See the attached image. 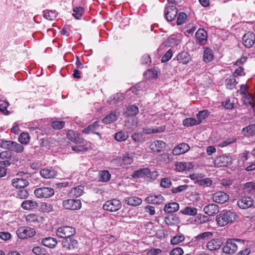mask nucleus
Segmentation results:
<instances>
[{
  "label": "nucleus",
  "mask_w": 255,
  "mask_h": 255,
  "mask_svg": "<svg viewBox=\"0 0 255 255\" xmlns=\"http://www.w3.org/2000/svg\"><path fill=\"white\" fill-rule=\"evenodd\" d=\"M40 174L43 178L48 179L54 178L57 175V172L51 168H44L40 171Z\"/></svg>",
  "instance_id": "obj_24"
},
{
  "label": "nucleus",
  "mask_w": 255,
  "mask_h": 255,
  "mask_svg": "<svg viewBox=\"0 0 255 255\" xmlns=\"http://www.w3.org/2000/svg\"><path fill=\"white\" fill-rule=\"evenodd\" d=\"M242 40L243 44L246 47L251 48L255 42V35L254 33L249 31L243 35Z\"/></svg>",
  "instance_id": "obj_9"
},
{
  "label": "nucleus",
  "mask_w": 255,
  "mask_h": 255,
  "mask_svg": "<svg viewBox=\"0 0 255 255\" xmlns=\"http://www.w3.org/2000/svg\"><path fill=\"white\" fill-rule=\"evenodd\" d=\"M244 191L246 194H253L255 193V183L249 182L244 185Z\"/></svg>",
  "instance_id": "obj_40"
},
{
  "label": "nucleus",
  "mask_w": 255,
  "mask_h": 255,
  "mask_svg": "<svg viewBox=\"0 0 255 255\" xmlns=\"http://www.w3.org/2000/svg\"><path fill=\"white\" fill-rule=\"evenodd\" d=\"M245 135L252 136L255 134V124L250 125L243 129Z\"/></svg>",
  "instance_id": "obj_43"
},
{
  "label": "nucleus",
  "mask_w": 255,
  "mask_h": 255,
  "mask_svg": "<svg viewBox=\"0 0 255 255\" xmlns=\"http://www.w3.org/2000/svg\"><path fill=\"white\" fill-rule=\"evenodd\" d=\"M172 55V50L171 49H169L161 58V62L165 63L168 61L171 58Z\"/></svg>",
  "instance_id": "obj_57"
},
{
  "label": "nucleus",
  "mask_w": 255,
  "mask_h": 255,
  "mask_svg": "<svg viewBox=\"0 0 255 255\" xmlns=\"http://www.w3.org/2000/svg\"><path fill=\"white\" fill-rule=\"evenodd\" d=\"M178 10L174 5H168L165 9V15L167 21H171L176 17Z\"/></svg>",
  "instance_id": "obj_11"
},
{
  "label": "nucleus",
  "mask_w": 255,
  "mask_h": 255,
  "mask_svg": "<svg viewBox=\"0 0 255 255\" xmlns=\"http://www.w3.org/2000/svg\"><path fill=\"white\" fill-rule=\"evenodd\" d=\"M41 243L43 245L49 248H53L56 245L57 242L55 238L47 237L43 239Z\"/></svg>",
  "instance_id": "obj_31"
},
{
  "label": "nucleus",
  "mask_w": 255,
  "mask_h": 255,
  "mask_svg": "<svg viewBox=\"0 0 255 255\" xmlns=\"http://www.w3.org/2000/svg\"><path fill=\"white\" fill-rule=\"evenodd\" d=\"M125 201L127 204L133 206H137L142 203V199L136 196L126 198Z\"/></svg>",
  "instance_id": "obj_25"
},
{
  "label": "nucleus",
  "mask_w": 255,
  "mask_h": 255,
  "mask_svg": "<svg viewBox=\"0 0 255 255\" xmlns=\"http://www.w3.org/2000/svg\"><path fill=\"white\" fill-rule=\"evenodd\" d=\"M185 239V237L182 234L178 235L173 237L170 241L172 245H177L182 242Z\"/></svg>",
  "instance_id": "obj_50"
},
{
  "label": "nucleus",
  "mask_w": 255,
  "mask_h": 255,
  "mask_svg": "<svg viewBox=\"0 0 255 255\" xmlns=\"http://www.w3.org/2000/svg\"><path fill=\"white\" fill-rule=\"evenodd\" d=\"M128 137V133L122 131H119L115 134V138L118 141H125Z\"/></svg>",
  "instance_id": "obj_45"
},
{
  "label": "nucleus",
  "mask_w": 255,
  "mask_h": 255,
  "mask_svg": "<svg viewBox=\"0 0 255 255\" xmlns=\"http://www.w3.org/2000/svg\"><path fill=\"white\" fill-rule=\"evenodd\" d=\"M164 222L168 225L173 226L179 223V219L176 215L172 214L166 217Z\"/></svg>",
  "instance_id": "obj_33"
},
{
  "label": "nucleus",
  "mask_w": 255,
  "mask_h": 255,
  "mask_svg": "<svg viewBox=\"0 0 255 255\" xmlns=\"http://www.w3.org/2000/svg\"><path fill=\"white\" fill-rule=\"evenodd\" d=\"M66 135L67 138L73 142L76 143H83L84 142V139L80 137L78 133L75 131L69 130Z\"/></svg>",
  "instance_id": "obj_13"
},
{
  "label": "nucleus",
  "mask_w": 255,
  "mask_h": 255,
  "mask_svg": "<svg viewBox=\"0 0 255 255\" xmlns=\"http://www.w3.org/2000/svg\"><path fill=\"white\" fill-rule=\"evenodd\" d=\"M75 232L74 228L69 226H63L58 228L56 235L60 238H65L72 237Z\"/></svg>",
  "instance_id": "obj_7"
},
{
  "label": "nucleus",
  "mask_w": 255,
  "mask_h": 255,
  "mask_svg": "<svg viewBox=\"0 0 255 255\" xmlns=\"http://www.w3.org/2000/svg\"><path fill=\"white\" fill-rule=\"evenodd\" d=\"M100 126V122L98 121L95 122L93 124L89 125L87 128L83 129L82 130V132L86 134L94 133L100 136L101 134L99 132H96V131L98 130Z\"/></svg>",
  "instance_id": "obj_20"
},
{
  "label": "nucleus",
  "mask_w": 255,
  "mask_h": 255,
  "mask_svg": "<svg viewBox=\"0 0 255 255\" xmlns=\"http://www.w3.org/2000/svg\"><path fill=\"white\" fill-rule=\"evenodd\" d=\"M232 162V158L226 155L217 157L214 160L215 165L218 167H226L231 164Z\"/></svg>",
  "instance_id": "obj_10"
},
{
  "label": "nucleus",
  "mask_w": 255,
  "mask_h": 255,
  "mask_svg": "<svg viewBox=\"0 0 255 255\" xmlns=\"http://www.w3.org/2000/svg\"><path fill=\"white\" fill-rule=\"evenodd\" d=\"M176 170L177 171L181 172L187 169L186 163L184 162H178L175 163Z\"/></svg>",
  "instance_id": "obj_62"
},
{
  "label": "nucleus",
  "mask_w": 255,
  "mask_h": 255,
  "mask_svg": "<svg viewBox=\"0 0 255 255\" xmlns=\"http://www.w3.org/2000/svg\"><path fill=\"white\" fill-rule=\"evenodd\" d=\"M209 116V113H198L196 118H188L183 121V125L185 127H191L200 124L203 119Z\"/></svg>",
  "instance_id": "obj_3"
},
{
  "label": "nucleus",
  "mask_w": 255,
  "mask_h": 255,
  "mask_svg": "<svg viewBox=\"0 0 255 255\" xmlns=\"http://www.w3.org/2000/svg\"><path fill=\"white\" fill-rule=\"evenodd\" d=\"M13 144V145L11 150L15 151L17 153H21L23 151L24 149L23 145L15 141H14Z\"/></svg>",
  "instance_id": "obj_60"
},
{
  "label": "nucleus",
  "mask_w": 255,
  "mask_h": 255,
  "mask_svg": "<svg viewBox=\"0 0 255 255\" xmlns=\"http://www.w3.org/2000/svg\"><path fill=\"white\" fill-rule=\"evenodd\" d=\"M213 235V233L210 232H205L198 235L197 239L199 241H205L210 239Z\"/></svg>",
  "instance_id": "obj_48"
},
{
  "label": "nucleus",
  "mask_w": 255,
  "mask_h": 255,
  "mask_svg": "<svg viewBox=\"0 0 255 255\" xmlns=\"http://www.w3.org/2000/svg\"><path fill=\"white\" fill-rule=\"evenodd\" d=\"M65 124V122L54 121L51 123V126L55 129H60L64 127Z\"/></svg>",
  "instance_id": "obj_53"
},
{
  "label": "nucleus",
  "mask_w": 255,
  "mask_h": 255,
  "mask_svg": "<svg viewBox=\"0 0 255 255\" xmlns=\"http://www.w3.org/2000/svg\"><path fill=\"white\" fill-rule=\"evenodd\" d=\"M214 58V54L213 53V51L211 49L206 47L204 49V55H203V60L206 62H209L211 61Z\"/></svg>",
  "instance_id": "obj_36"
},
{
  "label": "nucleus",
  "mask_w": 255,
  "mask_h": 255,
  "mask_svg": "<svg viewBox=\"0 0 255 255\" xmlns=\"http://www.w3.org/2000/svg\"><path fill=\"white\" fill-rule=\"evenodd\" d=\"M100 180L102 181L106 182L110 179L111 174L107 170H103L100 172Z\"/></svg>",
  "instance_id": "obj_49"
},
{
  "label": "nucleus",
  "mask_w": 255,
  "mask_h": 255,
  "mask_svg": "<svg viewBox=\"0 0 255 255\" xmlns=\"http://www.w3.org/2000/svg\"><path fill=\"white\" fill-rule=\"evenodd\" d=\"M11 184L15 188L23 189L28 186L29 182L26 179L17 178L12 180Z\"/></svg>",
  "instance_id": "obj_14"
},
{
  "label": "nucleus",
  "mask_w": 255,
  "mask_h": 255,
  "mask_svg": "<svg viewBox=\"0 0 255 255\" xmlns=\"http://www.w3.org/2000/svg\"><path fill=\"white\" fill-rule=\"evenodd\" d=\"M62 206L66 210H79L81 208V202L79 199H67L63 201Z\"/></svg>",
  "instance_id": "obj_6"
},
{
  "label": "nucleus",
  "mask_w": 255,
  "mask_h": 255,
  "mask_svg": "<svg viewBox=\"0 0 255 255\" xmlns=\"http://www.w3.org/2000/svg\"><path fill=\"white\" fill-rule=\"evenodd\" d=\"M13 143V141L2 140L1 143V146L3 148L11 150L13 145L12 143Z\"/></svg>",
  "instance_id": "obj_59"
},
{
  "label": "nucleus",
  "mask_w": 255,
  "mask_h": 255,
  "mask_svg": "<svg viewBox=\"0 0 255 255\" xmlns=\"http://www.w3.org/2000/svg\"><path fill=\"white\" fill-rule=\"evenodd\" d=\"M32 252L36 255H45L46 251L41 247H35L32 249Z\"/></svg>",
  "instance_id": "obj_55"
},
{
  "label": "nucleus",
  "mask_w": 255,
  "mask_h": 255,
  "mask_svg": "<svg viewBox=\"0 0 255 255\" xmlns=\"http://www.w3.org/2000/svg\"><path fill=\"white\" fill-rule=\"evenodd\" d=\"M200 186H210L212 184V180L209 178L199 180L197 181Z\"/></svg>",
  "instance_id": "obj_58"
},
{
  "label": "nucleus",
  "mask_w": 255,
  "mask_h": 255,
  "mask_svg": "<svg viewBox=\"0 0 255 255\" xmlns=\"http://www.w3.org/2000/svg\"><path fill=\"white\" fill-rule=\"evenodd\" d=\"M187 19V15L184 12H180L177 19V24L179 25L184 23Z\"/></svg>",
  "instance_id": "obj_54"
},
{
  "label": "nucleus",
  "mask_w": 255,
  "mask_h": 255,
  "mask_svg": "<svg viewBox=\"0 0 255 255\" xmlns=\"http://www.w3.org/2000/svg\"><path fill=\"white\" fill-rule=\"evenodd\" d=\"M26 220L31 224L38 223L42 221V218L34 214H29L26 216Z\"/></svg>",
  "instance_id": "obj_37"
},
{
  "label": "nucleus",
  "mask_w": 255,
  "mask_h": 255,
  "mask_svg": "<svg viewBox=\"0 0 255 255\" xmlns=\"http://www.w3.org/2000/svg\"><path fill=\"white\" fill-rule=\"evenodd\" d=\"M122 207V204L120 200L113 199L106 201L103 205L104 210L111 212H116Z\"/></svg>",
  "instance_id": "obj_4"
},
{
  "label": "nucleus",
  "mask_w": 255,
  "mask_h": 255,
  "mask_svg": "<svg viewBox=\"0 0 255 255\" xmlns=\"http://www.w3.org/2000/svg\"><path fill=\"white\" fill-rule=\"evenodd\" d=\"M141 90L142 89L140 84H137L135 86L131 87L128 92H131L134 94L137 95Z\"/></svg>",
  "instance_id": "obj_63"
},
{
  "label": "nucleus",
  "mask_w": 255,
  "mask_h": 255,
  "mask_svg": "<svg viewBox=\"0 0 255 255\" xmlns=\"http://www.w3.org/2000/svg\"><path fill=\"white\" fill-rule=\"evenodd\" d=\"M195 36L198 41L202 43L204 41H206L207 38V32L203 28L199 29L196 32Z\"/></svg>",
  "instance_id": "obj_30"
},
{
  "label": "nucleus",
  "mask_w": 255,
  "mask_h": 255,
  "mask_svg": "<svg viewBox=\"0 0 255 255\" xmlns=\"http://www.w3.org/2000/svg\"><path fill=\"white\" fill-rule=\"evenodd\" d=\"M29 195L27 190L24 188L19 190L17 192V197L20 199H25Z\"/></svg>",
  "instance_id": "obj_61"
},
{
  "label": "nucleus",
  "mask_w": 255,
  "mask_h": 255,
  "mask_svg": "<svg viewBox=\"0 0 255 255\" xmlns=\"http://www.w3.org/2000/svg\"><path fill=\"white\" fill-rule=\"evenodd\" d=\"M38 206L36 201L30 200L24 201L21 204V207L25 210H32L37 208Z\"/></svg>",
  "instance_id": "obj_28"
},
{
  "label": "nucleus",
  "mask_w": 255,
  "mask_h": 255,
  "mask_svg": "<svg viewBox=\"0 0 255 255\" xmlns=\"http://www.w3.org/2000/svg\"><path fill=\"white\" fill-rule=\"evenodd\" d=\"M203 210L205 214L209 216H212L217 214L219 211V208L217 205L211 204L206 205L204 207Z\"/></svg>",
  "instance_id": "obj_22"
},
{
  "label": "nucleus",
  "mask_w": 255,
  "mask_h": 255,
  "mask_svg": "<svg viewBox=\"0 0 255 255\" xmlns=\"http://www.w3.org/2000/svg\"><path fill=\"white\" fill-rule=\"evenodd\" d=\"M29 140L30 136L28 133L22 132L18 137V141L23 144H27L29 142Z\"/></svg>",
  "instance_id": "obj_46"
},
{
  "label": "nucleus",
  "mask_w": 255,
  "mask_h": 255,
  "mask_svg": "<svg viewBox=\"0 0 255 255\" xmlns=\"http://www.w3.org/2000/svg\"><path fill=\"white\" fill-rule=\"evenodd\" d=\"M16 234L19 238L25 239L33 237L36 231L34 229L28 227H21L18 229Z\"/></svg>",
  "instance_id": "obj_5"
},
{
  "label": "nucleus",
  "mask_w": 255,
  "mask_h": 255,
  "mask_svg": "<svg viewBox=\"0 0 255 255\" xmlns=\"http://www.w3.org/2000/svg\"><path fill=\"white\" fill-rule=\"evenodd\" d=\"M237 83L238 82L234 76H230L225 80L226 88L229 90L233 89Z\"/></svg>",
  "instance_id": "obj_41"
},
{
  "label": "nucleus",
  "mask_w": 255,
  "mask_h": 255,
  "mask_svg": "<svg viewBox=\"0 0 255 255\" xmlns=\"http://www.w3.org/2000/svg\"><path fill=\"white\" fill-rule=\"evenodd\" d=\"M189 187V185L187 184L181 185L176 187H173L171 189V192L174 194H176L187 191Z\"/></svg>",
  "instance_id": "obj_44"
},
{
  "label": "nucleus",
  "mask_w": 255,
  "mask_h": 255,
  "mask_svg": "<svg viewBox=\"0 0 255 255\" xmlns=\"http://www.w3.org/2000/svg\"><path fill=\"white\" fill-rule=\"evenodd\" d=\"M138 113H133L131 117H129L128 118V119L127 121L126 122L125 124L126 126L128 128H136L137 126V122H135V123H132L131 125H129V123L130 121H133V119L134 118V117L136 115V114Z\"/></svg>",
  "instance_id": "obj_47"
},
{
  "label": "nucleus",
  "mask_w": 255,
  "mask_h": 255,
  "mask_svg": "<svg viewBox=\"0 0 255 255\" xmlns=\"http://www.w3.org/2000/svg\"><path fill=\"white\" fill-rule=\"evenodd\" d=\"M179 205L178 203L172 202L165 205L164 211L167 213H172L178 210Z\"/></svg>",
  "instance_id": "obj_29"
},
{
  "label": "nucleus",
  "mask_w": 255,
  "mask_h": 255,
  "mask_svg": "<svg viewBox=\"0 0 255 255\" xmlns=\"http://www.w3.org/2000/svg\"><path fill=\"white\" fill-rule=\"evenodd\" d=\"M237 204L240 208L246 209L253 206L254 200L250 197H244L238 201Z\"/></svg>",
  "instance_id": "obj_12"
},
{
  "label": "nucleus",
  "mask_w": 255,
  "mask_h": 255,
  "mask_svg": "<svg viewBox=\"0 0 255 255\" xmlns=\"http://www.w3.org/2000/svg\"><path fill=\"white\" fill-rule=\"evenodd\" d=\"M132 139L136 143H141L146 140V136L142 132H135L131 136Z\"/></svg>",
  "instance_id": "obj_35"
},
{
  "label": "nucleus",
  "mask_w": 255,
  "mask_h": 255,
  "mask_svg": "<svg viewBox=\"0 0 255 255\" xmlns=\"http://www.w3.org/2000/svg\"><path fill=\"white\" fill-rule=\"evenodd\" d=\"M145 201L147 203L152 204H162L164 201V197L160 194L156 195H150L145 198Z\"/></svg>",
  "instance_id": "obj_18"
},
{
  "label": "nucleus",
  "mask_w": 255,
  "mask_h": 255,
  "mask_svg": "<svg viewBox=\"0 0 255 255\" xmlns=\"http://www.w3.org/2000/svg\"><path fill=\"white\" fill-rule=\"evenodd\" d=\"M165 146V142L162 140H156L151 143L149 147L153 151L160 152L164 149Z\"/></svg>",
  "instance_id": "obj_19"
},
{
  "label": "nucleus",
  "mask_w": 255,
  "mask_h": 255,
  "mask_svg": "<svg viewBox=\"0 0 255 255\" xmlns=\"http://www.w3.org/2000/svg\"><path fill=\"white\" fill-rule=\"evenodd\" d=\"M34 193L38 198H49L54 195V191L52 188L42 187L36 189Z\"/></svg>",
  "instance_id": "obj_8"
},
{
  "label": "nucleus",
  "mask_w": 255,
  "mask_h": 255,
  "mask_svg": "<svg viewBox=\"0 0 255 255\" xmlns=\"http://www.w3.org/2000/svg\"><path fill=\"white\" fill-rule=\"evenodd\" d=\"M236 141V139L234 137H230L226 139V140L221 142L219 144V146L220 147H224L230 145L231 143H233Z\"/></svg>",
  "instance_id": "obj_52"
},
{
  "label": "nucleus",
  "mask_w": 255,
  "mask_h": 255,
  "mask_svg": "<svg viewBox=\"0 0 255 255\" xmlns=\"http://www.w3.org/2000/svg\"><path fill=\"white\" fill-rule=\"evenodd\" d=\"M119 160L122 161L123 164L125 165L130 164L133 162L132 158L129 156V154L120 157Z\"/></svg>",
  "instance_id": "obj_51"
},
{
  "label": "nucleus",
  "mask_w": 255,
  "mask_h": 255,
  "mask_svg": "<svg viewBox=\"0 0 255 255\" xmlns=\"http://www.w3.org/2000/svg\"><path fill=\"white\" fill-rule=\"evenodd\" d=\"M180 212L184 215L195 216L197 214V210L195 207L188 206L181 210Z\"/></svg>",
  "instance_id": "obj_42"
},
{
  "label": "nucleus",
  "mask_w": 255,
  "mask_h": 255,
  "mask_svg": "<svg viewBox=\"0 0 255 255\" xmlns=\"http://www.w3.org/2000/svg\"><path fill=\"white\" fill-rule=\"evenodd\" d=\"M229 199V195L224 192L219 191L214 193L213 195V200L220 204L227 201Z\"/></svg>",
  "instance_id": "obj_15"
},
{
  "label": "nucleus",
  "mask_w": 255,
  "mask_h": 255,
  "mask_svg": "<svg viewBox=\"0 0 255 255\" xmlns=\"http://www.w3.org/2000/svg\"><path fill=\"white\" fill-rule=\"evenodd\" d=\"M237 217L236 213L231 211H223L216 216L217 224L220 227H224L228 224L234 222Z\"/></svg>",
  "instance_id": "obj_2"
},
{
  "label": "nucleus",
  "mask_w": 255,
  "mask_h": 255,
  "mask_svg": "<svg viewBox=\"0 0 255 255\" xmlns=\"http://www.w3.org/2000/svg\"><path fill=\"white\" fill-rule=\"evenodd\" d=\"M249 241L237 238L227 239L225 245L222 247L224 254L233 255L236 253L240 248L242 249L244 246H247Z\"/></svg>",
  "instance_id": "obj_1"
},
{
  "label": "nucleus",
  "mask_w": 255,
  "mask_h": 255,
  "mask_svg": "<svg viewBox=\"0 0 255 255\" xmlns=\"http://www.w3.org/2000/svg\"><path fill=\"white\" fill-rule=\"evenodd\" d=\"M242 99L244 104L247 106H250L253 110V112H255V98L254 96L249 93L242 96Z\"/></svg>",
  "instance_id": "obj_17"
},
{
  "label": "nucleus",
  "mask_w": 255,
  "mask_h": 255,
  "mask_svg": "<svg viewBox=\"0 0 255 255\" xmlns=\"http://www.w3.org/2000/svg\"><path fill=\"white\" fill-rule=\"evenodd\" d=\"M150 173V170L147 168H141L135 171L132 173L131 176L133 178L136 179L147 176Z\"/></svg>",
  "instance_id": "obj_26"
},
{
  "label": "nucleus",
  "mask_w": 255,
  "mask_h": 255,
  "mask_svg": "<svg viewBox=\"0 0 255 255\" xmlns=\"http://www.w3.org/2000/svg\"><path fill=\"white\" fill-rule=\"evenodd\" d=\"M183 253V250L181 248L177 247L172 249L169 254L170 255H182Z\"/></svg>",
  "instance_id": "obj_64"
},
{
  "label": "nucleus",
  "mask_w": 255,
  "mask_h": 255,
  "mask_svg": "<svg viewBox=\"0 0 255 255\" xmlns=\"http://www.w3.org/2000/svg\"><path fill=\"white\" fill-rule=\"evenodd\" d=\"M190 149L189 145L185 143H181L176 145L172 150L174 155H180L187 152Z\"/></svg>",
  "instance_id": "obj_16"
},
{
  "label": "nucleus",
  "mask_w": 255,
  "mask_h": 255,
  "mask_svg": "<svg viewBox=\"0 0 255 255\" xmlns=\"http://www.w3.org/2000/svg\"><path fill=\"white\" fill-rule=\"evenodd\" d=\"M221 247V242L218 239H213L207 244V249L211 251L218 250Z\"/></svg>",
  "instance_id": "obj_27"
},
{
  "label": "nucleus",
  "mask_w": 255,
  "mask_h": 255,
  "mask_svg": "<svg viewBox=\"0 0 255 255\" xmlns=\"http://www.w3.org/2000/svg\"><path fill=\"white\" fill-rule=\"evenodd\" d=\"M178 62L182 64H187L191 60V57L187 52L182 51L176 56Z\"/></svg>",
  "instance_id": "obj_21"
},
{
  "label": "nucleus",
  "mask_w": 255,
  "mask_h": 255,
  "mask_svg": "<svg viewBox=\"0 0 255 255\" xmlns=\"http://www.w3.org/2000/svg\"><path fill=\"white\" fill-rule=\"evenodd\" d=\"M172 184L171 180L168 178H163L160 180V185L163 188H169Z\"/></svg>",
  "instance_id": "obj_56"
},
{
  "label": "nucleus",
  "mask_w": 255,
  "mask_h": 255,
  "mask_svg": "<svg viewBox=\"0 0 255 255\" xmlns=\"http://www.w3.org/2000/svg\"><path fill=\"white\" fill-rule=\"evenodd\" d=\"M84 13V8L82 6H76L73 9L72 15L76 19H80Z\"/></svg>",
  "instance_id": "obj_39"
},
{
  "label": "nucleus",
  "mask_w": 255,
  "mask_h": 255,
  "mask_svg": "<svg viewBox=\"0 0 255 255\" xmlns=\"http://www.w3.org/2000/svg\"><path fill=\"white\" fill-rule=\"evenodd\" d=\"M125 99V95L122 93H117L111 96L108 102L111 105H115Z\"/></svg>",
  "instance_id": "obj_23"
},
{
  "label": "nucleus",
  "mask_w": 255,
  "mask_h": 255,
  "mask_svg": "<svg viewBox=\"0 0 255 255\" xmlns=\"http://www.w3.org/2000/svg\"><path fill=\"white\" fill-rule=\"evenodd\" d=\"M84 193V187L81 185L78 186L71 189L70 194L72 197H78L81 196Z\"/></svg>",
  "instance_id": "obj_34"
},
{
  "label": "nucleus",
  "mask_w": 255,
  "mask_h": 255,
  "mask_svg": "<svg viewBox=\"0 0 255 255\" xmlns=\"http://www.w3.org/2000/svg\"><path fill=\"white\" fill-rule=\"evenodd\" d=\"M119 113H110L103 118L102 120L103 123L109 124L116 121L119 116Z\"/></svg>",
  "instance_id": "obj_32"
},
{
  "label": "nucleus",
  "mask_w": 255,
  "mask_h": 255,
  "mask_svg": "<svg viewBox=\"0 0 255 255\" xmlns=\"http://www.w3.org/2000/svg\"><path fill=\"white\" fill-rule=\"evenodd\" d=\"M43 17L48 20H54L58 14L57 11L55 10H50L46 9L43 11Z\"/></svg>",
  "instance_id": "obj_38"
}]
</instances>
